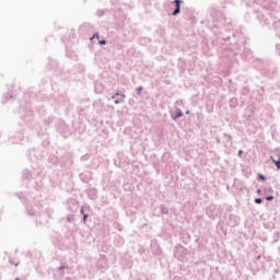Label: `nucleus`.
Returning <instances> with one entry per match:
<instances>
[{"label": "nucleus", "instance_id": "1", "mask_svg": "<svg viewBox=\"0 0 280 280\" xmlns=\"http://www.w3.org/2000/svg\"><path fill=\"white\" fill-rule=\"evenodd\" d=\"M110 3L112 9H98L96 11V16H98V19H102V16L106 14V12H109L110 14L114 13L116 28L124 30V27H126L128 23H130V20L128 19V15L124 14V11H121L122 4L118 0H110Z\"/></svg>", "mask_w": 280, "mask_h": 280}, {"label": "nucleus", "instance_id": "2", "mask_svg": "<svg viewBox=\"0 0 280 280\" xmlns=\"http://www.w3.org/2000/svg\"><path fill=\"white\" fill-rule=\"evenodd\" d=\"M256 69L261 71V74L265 75V78H275L277 75L279 69L275 63L264 61L261 59L256 60V63L254 65Z\"/></svg>", "mask_w": 280, "mask_h": 280}, {"label": "nucleus", "instance_id": "3", "mask_svg": "<svg viewBox=\"0 0 280 280\" xmlns=\"http://www.w3.org/2000/svg\"><path fill=\"white\" fill-rule=\"evenodd\" d=\"M43 172V170L40 168H33L32 171H30L28 168H25L22 172V178L24 180H32L33 178L35 179V189L37 191H40V189H43V182L39 180L38 183V177L40 176V173Z\"/></svg>", "mask_w": 280, "mask_h": 280}, {"label": "nucleus", "instance_id": "4", "mask_svg": "<svg viewBox=\"0 0 280 280\" xmlns=\"http://www.w3.org/2000/svg\"><path fill=\"white\" fill-rule=\"evenodd\" d=\"M21 118L25 121L28 128H34L36 126V121L34 120V112H32V107L26 105V107L21 106L20 108Z\"/></svg>", "mask_w": 280, "mask_h": 280}, {"label": "nucleus", "instance_id": "5", "mask_svg": "<svg viewBox=\"0 0 280 280\" xmlns=\"http://www.w3.org/2000/svg\"><path fill=\"white\" fill-rule=\"evenodd\" d=\"M219 43H225V45H236V47H240V45H246V39L244 37L240 36L237 37L236 34H232L231 36H219L218 37Z\"/></svg>", "mask_w": 280, "mask_h": 280}, {"label": "nucleus", "instance_id": "6", "mask_svg": "<svg viewBox=\"0 0 280 280\" xmlns=\"http://www.w3.org/2000/svg\"><path fill=\"white\" fill-rule=\"evenodd\" d=\"M222 211H224V209L221 205L212 203L206 208V214L208 215V218H210V220H215V218H220V215H222Z\"/></svg>", "mask_w": 280, "mask_h": 280}, {"label": "nucleus", "instance_id": "7", "mask_svg": "<svg viewBox=\"0 0 280 280\" xmlns=\"http://www.w3.org/2000/svg\"><path fill=\"white\" fill-rule=\"evenodd\" d=\"M174 257L178 259V261L187 262L189 261V252L185 246L179 244L174 249Z\"/></svg>", "mask_w": 280, "mask_h": 280}, {"label": "nucleus", "instance_id": "8", "mask_svg": "<svg viewBox=\"0 0 280 280\" xmlns=\"http://www.w3.org/2000/svg\"><path fill=\"white\" fill-rule=\"evenodd\" d=\"M57 130L59 133H61V137L67 139L68 137H71V129L69 128V125L65 121H60Z\"/></svg>", "mask_w": 280, "mask_h": 280}, {"label": "nucleus", "instance_id": "9", "mask_svg": "<svg viewBox=\"0 0 280 280\" xmlns=\"http://www.w3.org/2000/svg\"><path fill=\"white\" fill-rule=\"evenodd\" d=\"M240 217H237V214L234 213H230L229 218L226 220V224L228 226H231V229H235V226H240Z\"/></svg>", "mask_w": 280, "mask_h": 280}, {"label": "nucleus", "instance_id": "10", "mask_svg": "<svg viewBox=\"0 0 280 280\" xmlns=\"http://www.w3.org/2000/svg\"><path fill=\"white\" fill-rule=\"evenodd\" d=\"M16 196L19 197V199L21 200V202L24 203L26 211L30 215L34 217L36 215V211L33 208H30V206H27V197H25V195H23V192H18Z\"/></svg>", "mask_w": 280, "mask_h": 280}, {"label": "nucleus", "instance_id": "11", "mask_svg": "<svg viewBox=\"0 0 280 280\" xmlns=\"http://www.w3.org/2000/svg\"><path fill=\"white\" fill-rule=\"evenodd\" d=\"M226 54H228V60H230V62H235V60H237V52H235V50L225 49L224 55L226 56Z\"/></svg>", "mask_w": 280, "mask_h": 280}, {"label": "nucleus", "instance_id": "12", "mask_svg": "<svg viewBox=\"0 0 280 280\" xmlns=\"http://www.w3.org/2000/svg\"><path fill=\"white\" fill-rule=\"evenodd\" d=\"M175 9L172 12V16H178L180 14V4L184 3L183 0H174L173 1Z\"/></svg>", "mask_w": 280, "mask_h": 280}, {"label": "nucleus", "instance_id": "13", "mask_svg": "<svg viewBox=\"0 0 280 280\" xmlns=\"http://www.w3.org/2000/svg\"><path fill=\"white\" fill-rule=\"evenodd\" d=\"M183 110L178 107H175L174 112H171V119L173 121H176V119H180V117H183Z\"/></svg>", "mask_w": 280, "mask_h": 280}, {"label": "nucleus", "instance_id": "14", "mask_svg": "<svg viewBox=\"0 0 280 280\" xmlns=\"http://www.w3.org/2000/svg\"><path fill=\"white\" fill-rule=\"evenodd\" d=\"M80 180H82V183H89L92 178L91 172L90 171H85L83 173H81L79 175Z\"/></svg>", "mask_w": 280, "mask_h": 280}, {"label": "nucleus", "instance_id": "15", "mask_svg": "<svg viewBox=\"0 0 280 280\" xmlns=\"http://www.w3.org/2000/svg\"><path fill=\"white\" fill-rule=\"evenodd\" d=\"M80 213H81V215L83 217V218H82L83 224H86V220H89V208L82 206V207L80 208Z\"/></svg>", "mask_w": 280, "mask_h": 280}, {"label": "nucleus", "instance_id": "16", "mask_svg": "<svg viewBox=\"0 0 280 280\" xmlns=\"http://www.w3.org/2000/svg\"><path fill=\"white\" fill-rule=\"evenodd\" d=\"M46 69L48 71H51V69H58V61H56V59L48 58V65L46 66Z\"/></svg>", "mask_w": 280, "mask_h": 280}, {"label": "nucleus", "instance_id": "17", "mask_svg": "<svg viewBox=\"0 0 280 280\" xmlns=\"http://www.w3.org/2000/svg\"><path fill=\"white\" fill-rule=\"evenodd\" d=\"M27 155H28L30 161H32L33 163H36V161H38L40 159L39 155L36 154L35 149L30 150Z\"/></svg>", "mask_w": 280, "mask_h": 280}, {"label": "nucleus", "instance_id": "18", "mask_svg": "<svg viewBox=\"0 0 280 280\" xmlns=\"http://www.w3.org/2000/svg\"><path fill=\"white\" fill-rule=\"evenodd\" d=\"M252 55H253V51H250V48H246V46H244L243 52L241 54V57L243 58V60H248V58H250Z\"/></svg>", "mask_w": 280, "mask_h": 280}, {"label": "nucleus", "instance_id": "19", "mask_svg": "<svg viewBox=\"0 0 280 280\" xmlns=\"http://www.w3.org/2000/svg\"><path fill=\"white\" fill-rule=\"evenodd\" d=\"M223 139L224 140V148H226L230 143V145H233V136L229 135V133H223Z\"/></svg>", "mask_w": 280, "mask_h": 280}, {"label": "nucleus", "instance_id": "20", "mask_svg": "<svg viewBox=\"0 0 280 280\" xmlns=\"http://www.w3.org/2000/svg\"><path fill=\"white\" fill-rule=\"evenodd\" d=\"M88 196L90 200H96L97 199V189L90 188L88 189Z\"/></svg>", "mask_w": 280, "mask_h": 280}, {"label": "nucleus", "instance_id": "21", "mask_svg": "<svg viewBox=\"0 0 280 280\" xmlns=\"http://www.w3.org/2000/svg\"><path fill=\"white\" fill-rule=\"evenodd\" d=\"M180 241L183 242V244H189L191 242V234L184 233L180 237Z\"/></svg>", "mask_w": 280, "mask_h": 280}, {"label": "nucleus", "instance_id": "22", "mask_svg": "<svg viewBox=\"0 0 280 280\" xmlns=\"http://www.w3.org/2000/svg\"><path fill=\"white\" fill-rule=\"evenodd\" d=\"M65 270H69V265L67 262L62 264L58 269L57 272L61 275V277H65Z\"/></svg>", "mask_w": 280, "mask_h": 280}, {"label": "nucleus", "instance_id": "23", "mask_svg": "<svg viewBox=\"0 0 280 280\" xmlns=\"http://www.w3.org/2000/svg\"><path fill=\"white\" fill-rule=\"evenodd\" d=\"M12 97H14V94L5 93L2 98V104H8V102H10V100H12Z\"/></svg>", "mask_w": 280, "mask_h": 280}, {"label": "nucleus", "instance_id": "24", "mask_svg": "<svg viewBox=\"0 0 280 280\" xmlns=\"http://www.w3.org/2000/svg\"><path fill=\"white\" fill-rule=\"evenodd\" d=\"M195 243L197 244V248L199 252L205 250V245L202 244V241H200V238H196Z\"/></svg>", "mask_w": 280, "mask_h": 280}, {"label": "nucleus", "instance_id": "25", "mask_svg": "<svg viewBox=\"0 0 280 280\" xmlns=\"http://www.w3.org/2000/svg\"><path fill=\"white\" fill-rule=\"evenodd\" d=\"M45 126H51L54 124V116H48L47 118L44 119Z\"/></svg>", "mask_w": 280, "mask_h": 280}, {"label": "nucleus", "instance_id": "26", "mask_svg": "<svg viewBox=\"0 0 280 280\" xmlns=\"http://www.w3.org/2000/svg\"><path fill=\"white\" fill-rule=\"evenodd\" d=\"M21 141H23V133L18 132V137L12 140V143H21Z\"/></svg>", "mask_w": 280, "mask_h": 280}, {"label": "nucleus", "instance_id": "27", "mask_svg": "<svg viewBox=\"0 0 280 280\" xmlns=\"http://www.w3.org/2000/svg\"><path fill=\"white\" fill-rule=\"evenodd\" d=\"M231 108H236L237 107V97H232L229 102Z\"/></svg>", "mask_w": 280, "mask_h": 280}, {"label": "nucleus", "instance_id": "28", "mask_svg": "<svg viewBox=\"0 0 280 280\" xmlns=\"http://www.w3.org/2000/svg\"><path fill=\"white\" fill-rule=\"evenodd\" d=\"M160 209H161V213H163L164 215H167V213H170V209H167L165 205H161Z\"/></svg>", "mask_w": 280, "mask_h": 280}, {"label": "nucleus", "instance_id": "29", "mask_svg": "<svg viewBox=\"0 0 280 280\" xmlns=\"http://www.w3.org/2000/svg\"><path fill=\"white\" fill-rule=\"evenodd\" d=\"M211 32L218 36V34H220V27L214 24L211 28Z\"/></svg>", "mask_w": 280, "mask_h": 280}, {"label": "nucleus", "instance_id": "30", "mask_svg": "<svg viewBox=\"0 0 280 280\" xmlns=\"http://www.w3.org/2000/svg\"><path fill=\"white\" fill-rule=\"evenodd\" d=\"M241 93L242 95H248V93H250V88L248 86L242 88Z\"/></svg>", "mask_w": 280, "mask_h": 280}, {"label": "nucleus", "instance_id": "31", "mask_svg": "<svg viewBox=\"0 0 280 280\" xmlns=\"http://www.w3.org/2000/svg\"><path fill=\"white\" fill-rule=\"evenodd\" d=\"M270 159L272 160V163L276 165L277 170H280V156L278 160H275L272 156H270Z\"/></svg>", "mask_w": 280, "mask_h": 280}, {"label": "nucleus", "instance_id": "32", "mask_svg": "<svg viewBox=\"0 0 280 280\" xmlns=\"http://www.w3.org/2000/svg\"><path fill=\"white\" fill-rule=\"evenodd\" d=\"M279 237H280V232L277 231L273 233V244H277V242H279Z\"/></svg>", "mask_w": 280, "mask_h": 280}, {"label": "nucleus", "instance_id": "33", "mask_svg": "<svg viewBox=\"0 0 280 280\" xmlns=\"http://www.w3.org/2000/svg\"><path fill=\"white\" fill-rule=\"evenodd\" d=\"M122 97V98H126V94L121 93V92H116L115 95L112 96V100H115V97Z\"/></svg>", "mask_w": 280, "mask_h": 280}, {"label": "nucleus", "instance_id": "34", "mask_svg": "<svg viewBox=\"0 0 280 280\" xmlns=\"http://www.w3.org/2000/svg\"><path fill=\"white\" fill-rule=\"evenodd\" d=\"M46 213L48 215V218H51V215L54 214V210L51 208L46 209Z\"/></svg>", "mask_w": 280, "mask_h": 280}, {"label": "nucleus", "instance_id": "35", "mask_svg": "<svg viewBox=\"0 0 280 280\" xmlns=\"http://www.w3.org/2000/svg\"><path fill=\"white\" fill-rule=\"evenodd\" d=\"M141 91H143V86H138L136 89L137 95L141 96Z\"/></svg>", "mask_w": 280, "mask_h": 280}, {"label": "nucleus", "instance_id": "36", "mask_svg": "<svg viewBox=\"0 0 280 280\" xmlns=\"http://www.w3.org/2000/svg\"><path fill=\"white\" fill-rule=\"evenodd\" d=\"M265 200H268L270 202V201L275 200V196L268 195L265 197Z\"/></svg>", "mask_w": 280, "mask_h": 280}, {"label": "nucleus", "instance_id": "37", "mask_svg": "<svg viewBox=\"0 0 280 280\" xmlns=\"http://www.w3.org/2000/svg\"><path fill=\"white\" fill-rule=\"evenodd\" d=\"M125 98H122V96H120L119 98L115 100V104H122Z\"/></svg>", "mask_w": 280, "mask_h": 280}, {"label": "nucleus", "instance_id": "38", "mask_svg": "<svg viewBox=\"0 0 280 280\" xmlns=\"http://www.w3.org/2000/svg\"><path fill=\"white\" fill-rule=\"evenodd\" d=\"M254 202H255L256 205H261V202H264V199H262V198H256V199L254 200Z\"/></svg>", "mask_w": 280, "mask_h": 280}, {"label": "nucleus", "instance_id": "39", "mask_svg": "<svg viewBox=\"0 0 280 280\" xmlns=\"http://www.w3.org/2000/svg\"><path fill=\"white\" fill-rule=\"evenodd\" d=\"M258 180H266V176L264 174H258Z\"/></svg>", "mask_w": 280, "mask_h": 280}, {"label": "nucleus", "instance_id": "40", "mask_svg": "<svg viewBox=\"0 0 280 280\" xmlns=\"http://www.w3.org/2000/svg\"><path fill=\"white\" fill-rule=\"evenodd\" d=\"M93 38L100 39V33H94V35L90 38V40H93Z\"/></svg>", "mask_w": 280, "mask_h": 280}, {"label": "nucleus", "instance_id": "41", "mask_svg": "<svg viewBox=\"0 0 280 280\" xmlns=\"http://www.w3.org/2000/svg\"><path fill=\"white\" fill-rule=\"evenodd\" d=\"M243 155H244V151L243 150H238L237 156L240 159H243L244 158Z\"/></svg>", "mask_w": 280, "mask_h": 280}, {"label": "nucleus", "instance_id": "42", "mask_svg": "<svg viewBox=\"0 0 280 280\" xmlns=\"http://www.w3.org/2000/svg\"><path fill=\"white\" fill-rule=\"evenodd\" d=\"M98 45H102V46L106 45V39L98 40Z\"/></svg>", "mask_w": 280, "mask_h": 280}, {"label": "nucleus", "instance_id": "43", "mask_svg": "<svg viewBox=\"0 0 280 280\" xmlns=\"http://www.w3.org/2000/svg\"><path fill=\"white\" fill-rule=\"evenodd\" d=\"M117 229H118V231H124V225L117 223Z\"/></svg>", "mask_w": 280, "mask_h": 280}, {"label": "nucleus", "instance_id": "44", "mask_svg": "<svg viewBox=\"0 0 280 280\" xmlns=\"http://www.w3.org/2000/svg\"><path fill=\"white\" fill-rule=\"evenodd\" d=\"M174 280H185V278L175 276Z\"/></svg>", "mask_w": 280, "mask_h": 280}, {"label": "nucleus", "instance_id": "45", "mask_svg": "<svg viewBox=\"0 0 280 280\" xmlns=\"http://www.w3.org/2000/svg\"><path fill=\"white\" fill-rule=\"evenodd\" d=\"M264 23H265V25H269V24H270V22L268 21V19H265V20H264Z\"/></svg>", "mask_w": 280, "mask_h": 280}, {"label": "nucleus", "instance_id": "46", "mask_svg": "<svg viewBox=\"0 0 280 280\" xmlns=\"http://www.w3.org/2000/svg\"><path fill=\"white\" fill-rule=\"evenodd\" d=\"M279 25H280V22H275L273 23V27H279Z\"/></svg>", "mask_w": 280, "mask_h": 280}, {"label": "nucleus", "instance_id": "47", "mask_svg": "<svg viewBox=\"0 0 280 280\" xmlns=\"http://www.w3.org/2000/svg\"><path fill=\"white\" fill-rule=\"evenodd\" d=\"M215 141H217V143H219V144L222 143V140H221L220 138H218V137L215 138Z\"/></svg>", "mask_w": 280, "mask_h": 280}, {"label": "nucleus", "instance_id": "48", "mask_svg": "<svg viewBox=\"0 0 280 280\" xmlns=\"http://www.w3.org/2000/svg\"><path fill=\"white\" fill-rule=\"evenodd\" d=\"M256 194H258V196H261V189L258 188V189L256 190Z\"/></svg>", "mask_w": 280, "mask_h": 280}, {"label": "nucleus", "instance_id": "49", "mask_svg": "<svg viewBox=\"0 0 280 280\" xmlns=\"http://www.w3.org/2000/svg\"><path fill=\"white\" fill-rule=\"evenodd\" d=\"M259 259H261V255H258V256L256 257V261H259Z\"/></svg>", "mask_w": 280, "mask_h": 280}, {"label": "nucleus", "instance_id": "50", "mask_svg": "<svg viewBox=\"0 0 280 280\" xmlns=\"http://www.w3.org/2000/svg\"><path fill=\"white\" fill-rule=\"evenodd\" d=\"M141 1H143V3H150V1L152 0H141Z\"/></svg>", "mask_w": 280, "mask_h": 280}, {"label": "nucleus", "instance_id": "51", "mask_svg": "<svg viewBox=\"0 0 280 280\" xmlns=\"http://www.w3.org/2000/svg\"><path fill=\"white\" fill-rule=\"evenodd\" d=\"M165 156H170V153H164V154H163V158H165Z\"/></svg>", "mask_w": 280, "mask_h": 280}, {"label": "nucleus", "instance_id": "52", "mask_svg": "<svg viewBox=\"0 0 280 280\" xmlns=\"http://www.w3.org/2000/svg\"><path fill=\"white\" fill-rule=\"evenodd\" d=\"M119 240H120V244H124V240L121 237H119Z\"/></svg>", "mask_w": 280, "mask_h": 280}, {"label": "nucleus", "instance_id": "53", "mask_svg": "<svg viewBox=\"0 0 280 280\" xmlns=\"http://www.w3.org/2000/svg\"><path fill=\"white\" fill-rule=\"evenodd\" d=\"M86 25H89V24H83L81 27H86Z\"/></svg>", "mask_w": 280, "mask_h": 280}, {"label": "nucleus", "instance_id": "54", "mask_svg": "<svg viewBox=\"0 0 280 280\" xmlns=\"http://www.w3.org/2000/svg\"><path fill=\"white\" fill-rule=\"evenodd\" d=\"M186 115H189V110H186Z\"/></svg>", "mask_w": 280, "mask_h": 280}, {"label": "nucleus", "instance_id": "55", "mask_svg": "<svg viewBox=\"0 0 280 280\" xmlns=\"http://www.w3.org/2000/svg\"><path fill=\"white\" fill-rule=\"evenodd\" d=\"M68 221L71 222V218H68Z\"/></svg>", "mask_w": 280, "mask_h": 280}, {"label": "nucleus", "instance_id": "56", "mask_svg": "<svg viewBox=\"0 0 280 280\" xmlns=\"http://www.w3.org/2000/svg\"><path fill=\"white\" fill-rule=\"evenodd\" d=\"M15 280H21V278H15Z\"/></svg>", "mask_w": 280, "mask_h": 280}]
</instances>
